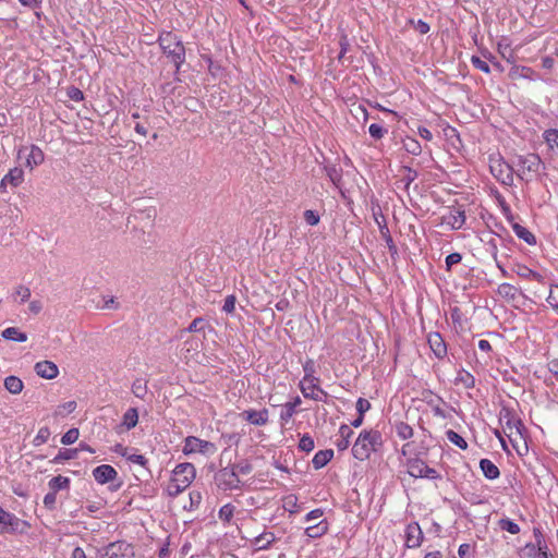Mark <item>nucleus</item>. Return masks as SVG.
<instances>
[{
	"mask_svg": "<svg viewBox=\"0 0 558 558\" xmlns=\"http://www.w3.org/2000/svg\"><path fill=\"white\" fill-rule=\"evenodd\" d=\"M514 272L523 279L535 280L538 282H543V279H544L541 274L532 270L531 268H529L525 265H518L517 268L514 269Z\"/></svg>",
	"mask_w": 558,
	"mask_h": 558,
	"instance_id": "31",
	"label": "nucleus"
},
{
	"mask_svg": "<svg viewBox=\"0 0 558 558\" xmlns=\"http://www.w3.org/2000/svg\"><path fill=\"white\" fill-rule=\"evenodd\" d=\"M296 412V410L292 409V407H289L287 403L282 404L279 415L281 426H286Z\"/></svg>",
	"mask_w": 558,
	"mask_h": 558,
	"instance_id": "44",
	"label": "nucleus"
},
{
	"mask_svg": "<svg viewBox=\"0 0 558 558\" xmlns=\"http://www.w3.org/2000/svg\"><path fill=\"white\" fill-rule=\"evenodd\" d=\"M489 169L493 177L501 184L511 186L513 184V165H509L500 156H490Z\"/></svg>",
	"mask_w": 558,
	"mask_h": 558,
	"instance_id": "5",
	"label": "nucleus"
},
{
	"mask_svg": "<svg viewBox=\"0 0 558 558\" xmlns=\"http://www.w3.org/2000/svg\"><path fill=\"white\" fill-rule=\"evenodd\" d=\"M462 260V255L460 253H451L447 255L445 263L447 271H450L453 265L459 264Z\"/></svg>",
	"mask_w": 558,
	"mask_h": 558,
	"instance_id": "57",
	"label": "nucleus"
},
{
	"mask_svg": "<svg viewBox=\"0 0 558 558\" xmlns=\"http://www.w3.org/2000/svg\"><path fill=\"white\" fill-rule=\"evenodd\" d=\"M76 449H61L58 454L53 458V463H61L66 460H72L76 457Z\"/></svg>",
	"mask_w": 558,
	"mask_h": 558,
	"instance_id": "47",
	"label": "nucleus"
},
{
	"mask_svg": "<svg viewBox=\"0 0 558 558\" xmlns=\"http://www.w3.org/2000/svg\"><path fill=\"white\" fill-rule=\"evenodd\" d=\"M36 374L45 379H53L58 376V366L51 361H40L34 366Z\"/></svg>",
	"mask_w": 558,
	"mask_h": 558,
	"instance_id": "16",
	"label": "nucleus"
},
{
	"mask_svg": "<svg viewBox=\"0 0 558 558\" xmlns=\"http://www.w3.org/2000/svg\"><path fill=\"white\" fill-rule=\"evenodd\" d=\"M235 507L232 504H226L223 505L218 512V518L225 522L229 523L231 519L233 518Z\"/></svg>",
	"mask_w": 558,
	"mask_h": 558,
	"instance_id": "43",
	"label": "nucleus"
},
{
	"mask_svg": "<svg viewBox=\"0 0 558 558\" xmlns=\"http://www.w3.org/2000/svg\"><path fill=\"white\" fill-rule=\"evenodd\" d=\"M304 219L307 225L310 226H316L318 225L320 217L315 210L307 209L304 211Z\"/></svg>",
	"mask_w": 558,
	"mask_h": 558,
	"instance_id": "60",
	"label": "nucleus"
},
{
	"mask_svg": "<svg viewBox=\"0 0 558 558\" xmlns=\"http://www.w3.org/2000/svg\"><path fill=\"white\" fill-rule=\"evenodd\" d=\"M215 482L217 487L225 492L240 489L242 486L238 471L233 468H223L219 470L215 475Z\"/></svg>",
	"mask_w": 558,
	"mask_h": 558,
	"instance_id": "8",
	"label": "nucleus"
},
{
	"mask_svg": "<svg viewBox=\"0 0 558 558\" xmlns=\"http://www.w3.org/2000/svg\"><path fill=\"white\" fill-rule=\"evenodd\" d=\"M138 422V412L135 408H130L123 414L122 417V426L125 427L126 430L134 428Z\"/></svg>",
	"mask_w": 558,
	"mask_h": 558,
	"instance_id": "32",
	"label": "nucleus"
},
{
	"mask_svg": "<svg viewBox=\"0 0 558 558\" xmlns=\"http://www.w3.org/2000/svg\"><path fill=\"white\" fill-rule=\"evenodd\" d=\"M471 63L475 69H477L484 73L490 72V68H489L488 63L486 61L482 60L480 57L473 56L471 58Z\"/></svg>",
	"mask_w": 558,
	"mask_h": 558,
	"instance_id": "55",
	"label": "nucleus"
},
{
	"mask_svg": "<svg viewBox=\"0 0 558 558\" xmlns=\"http://www.w3.org/2000/svg\"><path fill=\"white\" fill-rule=\"evenodd\" d=\"M0 524L2 525L1 533L23 534L29 529L27 521L17 518L14 513L5 511L1 506Z\"/></svg>",
	"mask_w": 558,
	"mask_h": 558,
	"instance_id": "6",
	"label": "nucleus"
},
{
	"mask_svg": "<svg viewBox=\"0 0 558 558\" xmlns=\"http://www.w3.org/2000/svg\"><path fill=\"white\" fill-rule=\"evenodd\" d=\"M304 377L302 380L306 381H318V378L314 376L315 374V363L313 360L308 359L303 364Z\"/></svg>",
	"mask_w": 558,
	"mask_h": 558,
	"instance_id": "42",
	"label": "nucleus"
},
{
	"mask_svg": "<svg viewBox=\"0 0 558 558\" xmlns=\"http://www.w3.org/2000/svg\"><path fill=\"white\" fill-rule=\"evenodd\" d=\"M534 538L537 542V557L536 558H549L548 548L544 538V535L539 529L533 530Z\"/></svg>",
	"mask_w": 558,
	"mask_h": 558,
	"instance_id": "35",
	"label": "nucleus"
},
{
	"mask_svg": "<svg viewBox=\"0 0 558 558\" xmlns=\"http://www.w3.org/2000/svg\"><path fill=\"white\" fill-rule=\"evenodd\" d=\"M51 433L50 429L47 426L40 427L37 432L36 436L34 437L33 444L34 446L38 447L44 444H46L50 437Z\"/></svg>",
	"mask_w": 558,
	"mask_h": 558,
	"instance_id": "46",
	"label": "nucleus"
},
{
	"mask_svg": "<svg viewBox=\"0 0 558 558\" xmlns=\"http://www.w3.org/2000/svg\"><path fill=\"white\" fill-rule=\"evenodd\" d=\"M206 322L203 317H196L192 320L190 326L186 328L189 332H198L204 329Z\"/></svg>",
	"mask_w": 558,
	"mask_h": 558,
	"instance_id": "56",
	"label": "nucleus"
},
{
	"mask_svg": "<svg viewBox=\"0 0 558 558\" xmlns=\"http://www.w3.org/2000/svg\"><path fill=\"white\" fill-rule=\"evenodd\" d=\"M159 46L163 54L174 64L179 72L185 62V47L182 40L172 32H163L158 37Z\"/></svg>",
	"mask_w": 558,
	"mask_h": 558,
	"instance_id": "2",
	"label": "nucleus"
},
{
	"mask_svg": "<svg viewBox=\"0 0 558 558\" xmlns=\"http://www.w3.org/2000/svg\"><path fill=\"white\" fill-rule=\"evenodd\" d=\"M465 219V211L453 207L441 216V225L450 230H460L463 228Z\"/></svg>",
	"mask_w": 558,
	"mask_h": 558,
	"instance_id": "10",
	"label": "nucleus"
},
{
	"mask_svg": "<svg viewBox=\"0 0 558 558\" xmlns=\"http://www.w3.org/2000/svg\"><path fill=\"white\" fill-rule=\"evenodd\" d=\"M195 476L196 470L192 463L178 464L172 471L171 480L166 488L168 496L174 498L183 493L192 484Z\"/></svg>",
	"mask_w": 558,
	"mask_h": 558,
	"instance_id": "3",
	"label": "nucleus"
},
{
	"mask_svg": "<svg viewBox=\"0 0 558 558\" xmlns=\"http://www.w3.org/2000/svg\"><path fill=\"white\" fill-rule=\"evenodd\" d=\"M407 468L410 476L414 478H423L427 464L422 459L413 458L407 461Z\"/></svg>",
	"mask_w": 558,
	"mask_h": 558,
	"instance_id": "18",
	"label": "nucleus"
},
{
	"mask_svg": "<svg viewBox=\"0 0 558 558\" xmlns=\"http://www.w3.org/2000/svg\"><path fill=\"white\" fill-rule=\"evenodd\" d=\"M547 303L556 311H558V286L553 284L549 289V294L547 296Z\"/></svg>",
	"mask_w": 558,
	"mask_h": 558,
	"instance_id": "54",
	"label": "nucleus"
},
{
	"mask_svg": "<svg viewBox=\"0 0 558 558\" xmlns=\"http://www.w3.org/2000/svg\"><path fill=\"white\" fill-rule=\"evenodd\" d=\"M183 453L185 456L202 453L205 456H211L217 451L215 444L201 439L195 436H187L183 444Z\"/></svg>",
	"mask_w": 558,
	"mask_h": 558,
	"instance_id": "7",
	"label": "nucleus"
},
{
	"mask_svg": "<svg viewBox=\"0 0 558 558\" xmlns=\"http://www.w3.org/2000/svg\"><path fill=\"white\" fill-rule=\"evenodd\" d=\"M318 381H300V389L303 396L307 399H312L315 401H322L323 396L326 397L327 393L324 391L317 384Z\"/></svg>",
	"mask_w": 558,
	"mask_h": 558,
	"instance_id": "14",
	"label": "nucleus"
},
{
	"mask_svg": "<svg viewBox=\"0 0 558 558\" xmlns=\"http://www.w3.org/2000/svg\"><path fill=\"white\" fill-rule=\"evenodd\" d=\"M24 181V171L20 167H14L2 178V183H9L13 187L20 186Z\"/></svg>",
	"mask_w": 558,
	"mask_h": 558,
	"instance_id": "19",
	"label": "nucleus"
},
{
	"mask_svg": "<svg viewBox=\"0 0 558 558\" xmlns=\"http://www.w3.org/2000/svg\"><path fill=\"white\" fill-rule=\"evenodd\" d=\"M368 133L373 138L380 140L385 136L387 130L378 123H372L368 128Z\"/></svg>",
	"mask_w": 558,
	"mask_h": 558,
	"instance_id": "52",
	"label": "nucleus"
},
{
	"mask_svg": "<svg viewBox=\"0 0 558 558\" xmlns=\"http://www.w3.org/2000/svg\"><path fill=\"white\" fill-rule=\"evenodd\" d=\"M93 476L98 484L104 485L114 481L118 476V472L109 464H101L93 470Z\"/></svg>",
	"mask_w": 558,
	"mask_h": 558,
	"instance_id": "15",
	"label": "nucleus"
},
{
	"mask_svg": "<svg viewBox=\"0 0 558 558\" xmlns=\"http://www.w3.org/2000/svg\"><path fill=\"white\" fill-rule=\"evenodd\" d=\"M396 434L399 438L405 440L413 437V428L405 422L399 421L395 425Z\"/></svg>",
	"mask_w": 558,
	"mask_h": 558,
	"instance_id": "37",
	"label": "nucleus"
},
{
	"mask_svg": "<svg viewBox=\"0 0 558 558\" xmlns=\"http://www.w3.org/2000/svg\"><path fill=\"white\" fill-rule=\"evenodd\" d=\"M371 409V403L368 400L364 398H359L356 400V411L359 414H365Z\"/></svg>",
	"mask_w": 558,
	"mask_h": 558,
	"instance_id": "63",
	"label": "nucleus"
},
{
	"mask_svg": "<svg viewBox=\"0 0 558 558\" xmlns=\"http://www.w3.org/2000/svg\"><path fill=\"white\" fill-rule=\"evenodd\" d=\"M235 301H236V299L234 295H232V294L228 295L225 299L222 311L226 313H232L235 308Z\"/></svg>",
	"mask_w": 558,
	"mask_h": 558,
	"instance_id": "62",
	"label": "nucleus"
},
{
	"mask_svg": "<svg viewBox=\"0 0 558 558\" xmlns=\"http://www.w3.org/2000/svg\"><path fill=\"white\" fill-rule=\"evenodd\" d=\"M133 547L125 542L112 543L107 547L106 558H133Z\"/></svg>",
	"mask_w": 558,
	"mask_h": 558,
	"instance_id": "12",
	"label": "nucleus"
},
{
	"mask_svg": "<svg viewBox=\"0 0 558 558\" xmlns=\"http://www.w3.org/2000/svg\"><path fill=\"white\" fill-rule=\"evenodd\" d=\"M333 457L331 449L319 450L313 457L312 463L315 470L324 468Z\"/></svg>",
	"mask_w": 558,
	"mask_h": 558,
	"instance_id": "27",
	"label": "nucleus"
},
{
	"mask_svg": "<svg viewBox=\"0 0 558 558\" xmlns=\"http://www.w3.org/2000/svg\"><path fill=\"white\" fill-rule=\"evenodd\" d=\"M275 541L276 536L272 532H264L254 538L253 545L256 550H267Z\"/></svg>",
	"mask_w": 558,
	"mask_h": 558,
	"instance_id": "22",
	"label": "nucleus"
},
{
	"mask_svg": "<svg viewBox=\"0 0 558 558\" xmlns=\"http://www.w3.org/2000/svg\"><path fill=\"white\" fill-rule=\"evenodd\" d=\"M446 437L447 439L453 444L454 446H457L458 448L462 449V450H465L468 448V442L466 440L461 436L459 435L457 432L452 430V429H448L446 432Z\"/></svg>",
	"mask_w": 558,
	"mask_h": 558,
	"instance_id": "38",
	"label": "nucleus"
},
{
	"mask_svg": "<svg viewBox=\"0 0 558 558\" xmlns=\"http://www.w3.org/2000/svg\"><path fill=\"white\" fill-rule=\"evenodd\" d=\"M14 295L20 298L21 303H24L31 298V290L29 288L21 284L15 288Z\"/></svg>",
	"mask_w": 558,
	"mask_h": 558,
	"instance_id": "58",
	"label": "nucleus"
},
{
	"mask_svg": "<svg viewBox=\"0 0 558 558\" xmlns=\"http://www.w3.org/2000/svg\"><path fill=\"white\" fill-rule=\"evenodd\" d=\"M328 531V523L326 520L319 521L315 525L307 526L305 529V535L310 538H318L326 534Z\"/></svg>",
	"mask_w": 558,
	"mask_h": 558,
	"instance_id": "29",
	"label": "nucleus"
},
{
	"mask_svg": "<svg viewBox=\"0 0 558 558\" xmlns=\"http://www.w3.org/2000/svg\"><path fill=\"white\" fill-rule=\"evenodd\" d=\"M402 146L407 153L413 156H418L422 153V146L420 142L414 137L407 136L402 141Z\"/></svg>",
	"mask_w": 558,
	"mask_h": 558,
	"instance_id": "36",
	"label": "nucleus"
},
{
	"mask_svg": "<svg viewBox=\"0 0 558 558\" xmlns=\"http://www.w3.org/2000/svg\"><path fill=\"white\" fill-rule=\"evenodd\" d=\"M325 171L329 180L338 186L342 179V171L335 165L325 166Z\"/></svg>",
	"mask_w": 558,
	"mask_h": 558,
	"instance_id": "40",
	"label": "nucleus"
},
{
	"mask_svg": "<svg viewBox=\"0 0 558 558\" xmlns=\"http://www.w3.org/2000/svg\"><path fill=\"white\" fill-rule=\"evenodd\" d=\"M454 383L456 385H462L465 389H472L475 387L474 376L463 368L458 372Z\"/></svg>",
	"mask_w": 558,
	"mask_h": 558,
	"instance_id": "28",
	"label": "nucleus"
},
{
	"mask_svg": "<svg viewBox=\"0 0 558 558\" xmlns=\"http://www.w3.org/2000/svg\"><path fill=\"white\" fill-rule=\"evenodd\" d=\"M498 525L502 531H507L510 534H518L520 533V526L518 523L512 521L509 518H502L498 521Z\"/></svg>",
	"mask_w": 558,
	"mask_h": 558,
	"instance_id": "41",
	"label": "nucleus"
},
{
	"mask_svg": "<svg viewBox=\"0 0 558 558\" xmlns=\"http://www.w3.org/2000/svg\"><path fill=\"white\" fill-rule=\"evenodd\" d=\"M353 435V430L347 424H342L339 427V439L336 441V446L339 451H343L350 446V438Z\"/></svg>",
	"mask_w": 558,
	"mask_h": 558,
	"instance_id": "21",
	"label": "nucleus"
},
{
	"mask_svg": "<svg viewBox=\"0 0 558 558\" xmlns=\"http://www.w3.org/2000/svg\"><path fill=\"white\" fill-rule=\"evenodd\" d=\"M480 469L483 475L490 481L498 478L500 475L498 466L489 459H482L480 461Z\"/></svg>",
	"mask_w": 558,
	"mask_h": 558,
	"instance_id": "20",
	"label": "nucleus"
},
{
	"mask_svg": "<svg viewBox=\"0 0 558 558\" xmlns=\"http://www.w3.org/2000/svg\"><path fill=\"white\" fill-rule=\"evenodd\" d=\"M545 142L548 144L550 148H558V130L549 129L546 130L543 134Z\"/></svg>",
	"mask_w": 558,
	"mask_h": 558,
	"instance_id": "48",
	"label": "nucleus"
},
{
	"mask_svg": "<svg viewBox=\"0 0 558 558\" xmlns=\"http://www.w3.org/2000/svg\"><path fill=\"white\" fill-rule=\"evenodd\" d=\"M2 338L5 340H11L15 342H25L27 340V335L23 331H20L16 327H8L5 328L2 333Z\"/></svg>",
	"mask_w": 558,
	"mask_h": 558,
	"instance_id": "30",
	"label": "nucleus"
},
{
	"mask_svg": "<svg viewBox=\"0 0 558 558\" xmlns=\"http://www.w3.org/2000/svg\"><path fill=\"white\" fill-rule=\"evenodd\" d=\"M427 342L438 360H444L447 356V344L439 332H430L427 337Z\"/></svg>",
	"mask_w": 558,
	"mask_h": 558,
	"instance_id": "13",
	"label": "nucleus"
},
{
	"mask_svg": "<svg viewBox=\"0 0 558 558\" xmlns=\"http://www.w3.org/2000/svg\"><path fill=\"white\" fill-rule=\"evenodd\" d=\"M80 432L77 428H70L62 437L61 444L63 445H72L78 438Z\"/></svg>",
	"mask_w": 558,
	"mask_h": 558,
	"instance_id": "53",
	"label": "nucleus"
},
{
	"mask_svg": "<svg viewBox=\"0 0 558 558\" xmlns=\"http://www.w3.org/2000/svg\"><path fill=\"white\" fill-rule=\"evenodd\" d=\"M418 177V172L411 167H403V177L401 181L404 183L405 189H409L412 182H414Z\"/></svg>",
	"mask_w": 558,
	"mask_h": 558,
	"instance_id": "45",
	"label": "nucleus"
},
{
	"mask_svg": "<svg viewBox=\"0 0 558 558\" xmlns=\"http://www.w3.org/2000/svg\"><path fill=\"white\" fill-rule=\"evenodd\" d=\"M511 74L513 77L524 78L529 81H537L541 78L539 74L529 66H515L512 69Z\"/></svg>",
	"mask_w": 558,
	"mask_h": 558,
	"instance_id": "26",
	"label": "nucleus"
},
{
	"mask_svg": "<svg viewBox=\"0 0 558 558\" xmlns=\"http://www.w3.org/2000/svg\"><path fill=\"white\" fill-rule=\"evenodd\" d=\"M379 228H380L381 236L385 239L386 244H387V246H388V248H389L390 253H391V254H396V253H397V246H396V244L393 243V240H392V238H391V235H390V232H389V230H388L387 226H386V225H384V226H379Z\"/></svg>",
	"mask_w": 558,
	"mask_h": 558,
	"instance_id": "49",
	"label": "nucleus"
},
{
	"mask_svg": "<svg viewBox=\"0 0 558 558\" xmlns=\"http://www.w3.org/2000/svg\"><path fill=\"white\" fill-rule=\"evenodd\" d=\"M70 478L66 476L58 475L48 482L49 489L57 493L70 488Z\"/></svg>",
	"mask_w": 558,
	"mask_h": 558,
	"instance_id": "33",
	"label": "nucleus"
},
{
	"mask_svg": "<svg viewBox=\"0 0 558 558\" xmlns=\"http://www.w3.org/2000/svg\"><path fill=\"white\" fill-rule=\"evenodd\" d=\"M339 47H340V52L338 54V60L342 61L344 59L347 52L350 50V43H349L347 34H344V33H342L340 35Z\"/></svg>",
	"mask_w": 558,
	"mask_h": 558,
	"instance_id": "51",
	"label": "nucleus"
},
{
	"mask_svg": "<svg viewBox=\"0 0 558 558\" xmlns=\"http://www.w3.org/2000/svg\"><path fill=\"white\" fill-rule=\"evenodd\" d=\"M500 423L506 430H509L507 436L512 441L513 433L523 436L524 425L520 418H518L510 410L502 409L500 412Z\"/></svg>",
	"mask_w": 558,
	"mask_h": 558,
	"instance_id": "9",
	"label": "nucleus"
},
{
	"mask_svg": "<svg viewBox=\"0 0 558 558\" xmlns=\"http://www.w3.org/2000/svg\"><path fill=\"white\" fill-rule=\"evenodd\" d=\"M44 506L48 509V510H53L56 508V502H57V493L50 490L49 493H47L44 497Z\"/></svg>",
	"mask_w": 558,
	"mask_h": 558,
	"instance_id": "59",
	"label": "nucleus"
},
{
	"mask_svg": "<svg viewBox=\"0 0 558 558\" xmlns=\"http://www.w3.org/2000/svg\"><path fill=\"white\" fill-rule=\"evenodd\" d=\"M512 230L514 234L522 241H524L529 245L536 244L535 235L525 227L521 226L518 222H512Z\"/></svg>",
	"mask_w": 558,
	"mask_h": 558,
	"instance_id": "23",
	"label": "nucleus"
},
{
	"mask_svg": "<svg viewBox=\"0 0 558 558\" xmlns=\"http://www.w3.org/2000/svg\"><path fill=\"white\" fill-rule=\"evenodd\" d=\"M132 392L135 397L144 399L147 395V381L142 378H137L132 384Z\"/></svg>",
	"mask_w": 558,
	"mask_h": 558,
	"instance_id": "39",
	"label": "nucleus"
},
{
	"mask_svg": "<svg viewBox=\"0 0 558 558\" xmlns=\"http://www.w3.org/2000/svg\"><path fill=\"white\" fill-rule=\"evenodd\" d=\"M499 203H500V206H501L502 214L505 215L507 220L509 222H511V223L514 222L513 221V215H512V211L510 209V206L506 203L505 198L499 196Z\"/></svg>",
	"mask_w": 558,
	"mask_h": 558,
	"instance_id": "61",
	"label": "nucleus"
},
{
	"mask_svg": "<svg viewBox=\"0 0 558 558\" xmlns=\"http://www.w3.org/2000/svg\"><path fill=\"white\" fill-rule=\"evenodd\" d=\"M45 160L44 151L36 145L31 146L29 154L26 159V166L29 169H34L35 167L41 165Z\"/></svg>",
	"mask_w": 558,
	"mask_h": 558,
	"instance_id": "25",
	"label": "nucleus"
},
{
	"mask_svg": "<svg viewBox=\"0 0 558 558\" xmlns=\"http://www.w3.org/2000/svg\"><path fill=\"white\" fill-rule=\"evenodd\" d=\"M4 388L12 395H19L23 390L24 384L19 377L11 375L4 379Z\"/></svg>",
	"mask_w": 558,
	"mask_h": 558,
	"instance_id": "34",
	"label": "nucleus"
},
{
	"mask_svg": "<svg viewBox=\"0 0 558 558\" xmlns=\"http://www.w3.org/2000/svg\"><path fill=\"white\" fill-rule=\"evenodd\" d=\"M460 558H471V546L466 543L461 544L458 549Z\"/></svg>",
	"mask_w": 558,
	"mask_h": 558,
	"instance_id": "64",
	"label": "nucleus"
},
{
	"mask_svg": "<svg viewBox=\"0 0 558 558\" xmlns=\"http://www.w3.org/2000/svg\"><path fill=\"white\" fill-rule=\"evenodd\" d=\"M497 293L507 301H514L520 294V290L511 283L504 282L498 286Z\"/></svg>",
	"mask_w": 558,
	"mask_h": 558,
	"instance_id": "24",
	"label": "nucleus"
},
{
	"mask_svg": "<svg viewBox=\"0 0 558 558\" xmlns=\"http://www.w3.org/2000/svg\"><path fill=\"white\" fill-rule=\"evenodd\" d=\"M315 442L312 436L304 434L299 441V449L305 452H310L314 449Z\"/></svg>",
	"mask_w": 558,
	"mask_h": 558,
	"instance_id": "50",
	"label": "nucleus"
},
{
	"mask_svg": "<svg viewBox=\"0 0 558 558\" xmlns=\"http://www.w3.org/2000/svg\"><path fill=\"white\" fill-rule=\"evenodd\" d=\"M243 417L251 424L263 426L268 422V411L263 409L260 411L246 410L242 413Z\"/></svg>",
	"mask_w": 558,
	"mask_h": 558,
	"instance_id": "17",
	"label": "nucleus"
},
{
	"mask_svg": "<svg viewBox=\"0 0 558 558\" xmlns=\"http://www.w3.org/2000/svg\"><path fill=\"white\" fill-rule=\"evenodd\" d=\"M383 446V436L379 430L364 429L362 430L352 446V454L355 459L364 461L376 452Z\"/></svg>",
	"mask_w": 558,
	"mask_h": 558,
	"instance_id": "1",
	"label": "nucleus"
},
{
	"mask_svg": "<svg viewBox=\"0 0 558 558\" xmlns=\"http://www.w3.org/2000/svg\"><path fill=\"white\" fill-rule=\"evenodd\" d=\"M405 546L408 548H417L421 546L424 535L417 522H411L405 527Z\"/></svg>",
	"mask_w": 558,
	"mask_h": 558,
	"instance_id": "11",
	"label": "nucleus"
},
{
	"mask_svg": "<svg viewBox=\"0 0 558 558\" xmlns=\"http://www.w3.org/2000/svg\"><path fill=\"white\" fill-rule=\"evenodd\" d=\"M542 165L543 161L536 154L519 155L513 161L515 174L526 182L537 177Z\"/></svg>",
	"mask_w": 558,
	"mask_h": 558,
	"instance_id": "4",
	"label": "nucleus"
}]
</instances>
